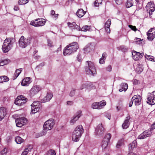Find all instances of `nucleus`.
Wrapping results in <instances>:
<instances>
[{
    "mask_svg": "<svg viewBox=\"0 0 155 155\" xmlns=\"http://www.w3.org/2000/svg\"><path fill=\"white\" fill-rule=\"evenodd\" d=\"M146 8L147 12L149 13L150 15H152V12L155 10V5L153 2H149L146 6Z\"/></svg>",
    "mask_w": 155,
    "mask_h": 155,
    "instance_id": "9b49d317",
    "label": "nucleus"
},
{
    "mask_svg": "<svg viewBox=\"0 0 155 155\" xmlns=\"http://www.w3.org/2000/svg\"><path fill=\"white\" fill-rule=\"evenodd\" d=\"M10 62L8 59H5L3 60H0V66H2L5 65L7 64Z\"/></svg>",
    "mask_w": 155,
    "mask_h": 155,
    "instance_id": "c756f323",
    "label": "nucleus"
},
{
    "mask_svg": "<svg viewBox=\"0 0 155 155\" xmlns=\"http://www.w3.org/2000/svg\"><path fill=\"white\" fill-rule=\"evenodd\" d=\"M81 113V111H78L77 114L75 115V116L74 117L73 119L71 120L70 123H74L75 121H76L81 116L80 114Z\"/></svg>",
    "mask_w": 155,
    "mask_h": 155,
    "instance_id": "4be33fe9",
    "label": "nucleus"
},
{
    "mask_svg": "<svg viewBox=\"0 0 155 155\" xmlns=\"http://www.w3.org/2000/svg\"><path fill=\"white\" fill-rule=\"evenodd\" d=\"M137 2V4L138 5H139L140 4V2H141V0H135Z\"/></svg>",
    "mask_w": 155,
    "mask_h": 155,
    "instance_id": "774afa93",
    "label": "nucleus"
},
{
    "mask_svg": "<svg viewBox=\"0 0 155 155\" xmlns=\"http://www.w3.org/2000/svg\"><path fill=\"white\" fill-rule=\"evenodd\" d=\"M21 120L20 118H17L16 119L15 122L17 127H21L23 125V124L20 122Z\"/></svg>",
    "mask_w": 155,
    "mask_h": 155,
    "instance_id": "7c9ffc66",
    "label": "nucleus"
},
{
    "mask_svg": "<svg viewBox=\"0 0 155 155\" xmlns=\"http://www.w3.org/2000/svg\"><path fill=\"white\" fill-rule=\"evenodd\" d=\"M61 46L60 45V47L58 48V49L57 50L56 52H59V51H60L61 50Z\"/></svg>",
    "mask_w": 155,
    "mask_h": 155,
    "instance_id": "338daca9",
    "label": "nucleus"
},
{
    "mask_svg": "<svg viewBox=\"0 0 155 155\" xmlns=\"http://www.w3.org/2000/svg\"><path fill=\"white\" fill-rule=\"evenodd\" d=\"M116 3L117 4L120 5L122 3L123 1L122 0H115Z\"/></svg>",
    "mask_w": 155,
    "mask_h": 155,
    "instance_id": "6e6d98bb",
    "label": "nucleus"
},
{
    "mask_svg": "<svg viewBox=\"0 0 155 155\" xmlns=\"http://www.w3.org/2000/svg\"><path fill=\"white\" fill-rule=\"evenodd\" d=\"M27 98L23 95H21L17 97L15 99V104L18 106H23L28 101Z\"/></svg>",
    "mask_w": 155,
    "mask_h": 155,
    "instance_id": "0eeeda50",
    "label": "nucleus"
},
{
    "mask_svg": "<svg viewBox=\"0 0 155 155\" xmlns=\"http://www.w3.org/2000/svg\"><path fill=\"white\" fill-rule=\"evenodd\" d=\"M76 14L79 17H81L85 14V12L82 9H79L78 10Z\"/></svg>",
    "mask_w": 155,
    "mask_h": 155,
    "instance_id": "b1692460",
    "label": "nucleus"
},
{
    "mask_svg": "<svg viewBox=\"0 0 155 155\" xmlns=\"http://www.w3.org/2000/svg\"><path fill=\"white\" fill-rule=\"evenodd\" d=\"M124 142V140L123 139H121L119 140L117 144L116 147L117 148H119L123 144Z\"/></svg>",
    "mask_w": 155,
    "mask_h": 155,
    "instance_id": "c9c22d12",
    "label": "nucleus"
},
{
    "mask_svg": "<svg viewBox=\"0 0 155 155\" xmlns=\"http://www.w3.org/2000/svg\"><path fill=\"white\" fill-rule=\"evenodd\" d=\"M119 50H121L123 51H125L126 50V49L124 48V46H121L119 48Z\"/></svg>",
    "mask_w": 155,
    "mask_h": 155,
    "instance_id": "3c124183",
    "label": "nucleus"
},
{
    "mask_svg": "<svg viewBox=\"0 0 155 155\" xmlns=\"http://www.w3.org/2000/svg\"><path fill=\"white\" fill-rule=\"evenodd\" d=\"M130 119V117H126V119L125 120L124 122L122 125V127L124 129H126L127 128L129 124V120Z\"/></svg>",
    "mask_w": 155,
    "mask_h": 155,
    "instance_id": "393cba45",
    "label": "nucleus"
},
{
    "mask_svg": "<svg viewBox=\"0 0 155 155\" xmlns=\"http://www.w3.org/2000/svg\"><path fill=\"white\" fill-rule=\"evenodd\" d=\"M129 27L131 28L132 30L134 31H136L137 30V29L135 26H133L131 25H129Z\"/></svg>",
    "mask_w": 155,
    "mask_h": 155,
    "instance_id": "de8ad7c7",
    "label": "nucleus"
},
{
    "mask_svg": "<svg viewBox=\"0 0 155 155\" xmlns=\"http://www.w3.org/2000/svg\"><path fill=\"white\" fill-rule=\"evenodd\" d=\"M87 65L85 67V71L88 74L94 75L96 73L94 63L91 61H87Z\"/></svg>",
    "mask_w": 155,
    "mask_h": 155,
    "instance_id": "20e7f679",
    "label": "nucleus"
},
{
    "mask_svg": "<svg viewBox=\"0 0 155 155\" xmlns=\"http://www.w3.org/2000/svg\"><path fill=\"white\" fill-rule=\"evenodd\" d=\"M41 106V103L39 101H35L33 102V103L31 105V107H37V106Z\"/></svg>",
    "mask_w": 155,
    "mask_h": 155,
    "instance_id": "72a5a7b5",
    "label": "nucleus"
},
{
    "mask_svg": "<svg viewBox=\"0 0 155 155\" xmlns=\"http://www.w3.org/2000/svg\"><path fill=\"white\" fill-rule=\"evenodd\" d=\"M77 60L79 61H81V55H80L79 54L78 55L77 57Z\"/></svg>",
    "mask_w": 155,
    "mask_h": 155,
    "instance_id": "bf43d9fd",
    "label": "nucleus"
},
{
    "mask_svg": "<svg viewBox=\"0 0 155 155\" xmlns=\"http://www.w3.org/2000/svg\"><path fill=\"white\" fill-rule=\"evenodd\" d=\"M145 56L146 58L149 59L151 61H155V58H153L152 56H151L150 55L146 54L145 55Z\"/></svg>",
    "mask_w": 155,
    "mask_h": 155,
    "instance_id": "4c0bfd02",
    "label": "nucleus"
},
{
    "mask_svg": "<svg viewBox=\"0 0 155 155\" xmlns=\"http://www.w3.org/2000/svg\"><path fill=\"white\" fill-rule=\"evenodd\" d=\"M47 154V155H56V153L54 151L51 150L48 152Z\"/></svg>",
    "mask_w": 155,
    "mask_h": 155,
    "instance_id": "79ce46f5",
    "label": "nucleus"
},
{
    "mask_svg": "<svg viewBox=\"0 0 155 155\" xmlns=\"http://www.w3.org/2000/svg\"><path fill=\"white\" fill-rule=\"evenodd\" d=\"M6 109L5 107H0V121L2 120L6 114Z\"/></svg>",
    "mask_w": 155,
    "mask_h": 155,
    "instance_id": "a211bd4d",
    "label": "nucleus"
},
{
    "mask_svg": "<svg viewBox=\"0 0 155 155\" xmlns=\"http://www.w3.org/2000/svg\"><path fill=\"white\" fill-rule=\"evenodd\" d=\"M9 78L6 76H0V83L8 81H9Z\"/></svg>",
    "mask_w": 155,
    "mask_h": 155,
    "instance_id": "cd10ccee",
    "label": "nucleus"
},
{
    "mask_svg": "<svg viewBox=\"0 0 155 155\" xmlns=\"http://www.w3.org/2000/svg\"><path fill=\"white\" fill-rule=\"evenodd\" d=\"M18 118H20L21 120V121H20L21 123H22L23 124L24 123H27V120L26 119L25 117H19Z\"/></svg>",
    "mask_w": 155,
    "mask_h": 155,
    "instance_id": "37998d69",
    "label": "nucleus"
},
{
    "mask_svg": "<svg viewBox=\"0 0 155 155\" xmlns=\"http://www.w3.org/2000/svg\"><path fill=\"white\" fill-rule=\"evenodd\" d=\"M41 88L37 86L33 87L30 91V92L32 96H33L37 94L41 90Z\"/></svg>",
    "mask_w": 155,
    "mask_h": 155,
    "instance_id": "2eb2a0df",
    "label": "nucleus"
},
{
    "mask_svg": "<svg viewBox=\"0 0 155 155\" xmlns=\"http://www.w3.org/2000/svg\"><path fill=\"white\" fill-rule=\"evenodd\" d=\"M15 42L13 38H7L4 41L2 46V50L4 53L8 52L12 47V44Z\"/></svg>",
    "mask_w": 155,
    "mask_h": 155,
    "instance_id": "7ed1b4c3",
    "label": "nucleus"
},
{
    "mask_svg": "<svg viewBox=\"0 0 155 155\" xmlns=\"http://www.w3.org/2000/svg\"><path fill=\"white\" fill-rule=\"evenodd\" d=\"M21 69H17L15 74H14V76L13 77V79L15 80L16 78L19 76V74L21 72Z\"/></svg>",
    "mask_w": 155,
    "mask_h": 155,
    "instance_id": "c85d7f7f",
    "label": "nucleus"
},
{
    "mask_svg": "<svg viewBox=\"0 0 155 155\" xmlns=\"http://www.w3.org/2000/svg\"><path fill=\"white\" fill-rule=\"evenodd\" d=\"M145 138H146V136H144L143 133L141 134L138 137V138L139 139H144Z\"/></svg>",
    "mask_w": 155,
    "mask_h": 155,
    "instance_id": "09e8293b",
    "label": "nucleus"
},
{
    "mask_svg": "<svg viewBox=\"0 0 155 155\" xmlns=\"http://www.w3.org/2000/svg\"><path fill=\"white\" fill-rule=\"evenodd\" d=\"M111 137L110 134H107L105 136L101 143V147L103 149H104L107 147Z\"/></svg>",
    "mask_w": 155,
    "mask_h": 155,
    "instance_id": "6e6552de",
    "label": "nucleus"
},
{
    "mask_svg": "<svg viewBox=\"0 0 155 155\" xmlns=\"http://www.w3.org/2000/svg\"><path fill=\"white\" fill-rule=\"evenodd\" d=\"M147 38L150 41H152L155 37V28H151L147 32Z\"/></svg>",
    "mask_w": 155,
    "mask_h": 155,
    "instance_id": "ddd939ff",
    "label": "nucleus"
},
{
    "mask_svg": "<svg viewBox=\"0 0 155 155\" xmlns=\"http://www.w3.org/2000/svg\"><path fill=\"white\" fill-rule=\"evenodd\" d=\"M142 98L140 96L134 95L132 98L131 101L129 104V107L133 106H139L141 103Z\"/></svg>",
    "mask_w": 155,
    "mask_h": 155,
    "instance_id": "39448f33",
    "label": "nucleus"
},
{
    "mask_svg": "<svg viewBox=\"0 0 155 155\" xmlns=\"http://www.w3.org/2000/svg\"><path fill=\"white\" fill-rule=\"evenodd\" d=\"M14 9L15 10V11H17L18 10H19V7H18V6H14Z\"/></svg>",
    "mask_w": 155,
    "mask_h": 155,
    "instance_id": "69168bd1",
    "label": "nucleus"
},
{
    "mask_svg": "<svg viewBox=\"0 0 155 155\" xmlns=\"http://www.w3.org/2000/svg\"><path fill=\"white\" fill-rule=\"evenodd\" d=\"M111 20L108 19L105 23L104 27H110L111 24Z\"/></svg>",
    "mask_w": 155,
    "mask_h": 155,
    "instance_id": "c03bdc74",
    "label": "nucleus"
},
{
    "mask_svg": "<svg viewBox=\"0 0 155 155\" xmlns=\"http://www.w3.org/2000/svg\"><path fill=\"white\" fill-rule=\"evenodd\" d=\"M151 127L152 128H151V129H150V131H151V130H153V129L155 128V123L154 124H152V126H151Z\"/></svg>",
    "mask_w": 155,
    "mask_h": 155,
    "instance_id": "e2e57ef3",
    "label": "nucleus"
},
{
    "mask_svg": "<svg viewBox=\"0 0 155 155\" xmlns=\"http://www.w3.org/2000/svg\"><path fill=\"white\" fill-rule=\"evenodd\" d=\"M84 132L82 126L80 125L77 127L73 133L72 137L73 140L75 142L78 141Z\"/></svg>",
    "mask_w": 155,
    "mask_h": 155,
    "instance_id": "f03ea898",
    "label": "nucleus"
},
{
    "mask_svg": "<svg viewBox=\"0 0 155 155\" xmlns=\"http://www.w3.org/2000/svg\"><path fill=\"white\" fill-rule=\"evenodd\" d=\"M106 70L107 71H110L112 70V67L110 65H109L107 68Z\"/></svg>",
    "mask_w": 155,
    "mask_h": 155,
    "instance_id": "13d9d810",
    "label": "nucleus"
},
{
    "mask_svg": "<svg viewBox=\"0 0 155 155\" xmlns=\"http://www.w3.org/2000/svg\"><path fill=\"white\" fill-rule=\"evenodd\" d=\"M51 14L52 15L54 16L55 18H57L58 14H55L54 11L52 10L51 11Z\"/></svg>",
    "mask_w": 155,
    "mask_h": 155,
    "instance_id": "864d4df0",
    "label": "nucleus"
},
{
    "mask_svg": "<svg viewBox=\"0 0 155 155\" xmlns=\"http://www.w3.org/2000/svg\"><path fill=\"white\" fill-rule=\"evenodd\" d=\"M7 152V149L5 148L2 150L1 152V155H5Z\"/></svg>",
    "mask_w": 155,
    "mask_h": 155,
    "instance_id": "49530a36",
    "label": "nucleus"
},
{
    "mask_svg": "<svg viewBox=\"0 0 155 155\" xmlns=\"http://www.w3.org/2000/svg\"><path fill=\"white\" fill-rule=\"evenodd\" d=\"M147 103L149 104L150 105H152L155 104V99L154 98L149 97L147 98Z\"/></svg>",
    "mask_w": 155,
    "mask_h": 155,
    "instance_id": "a878e982",
    "label": "nucleus"
},
{
    "mask_svg": "<svg viewBox=\"0 0 155 155\" xmlns=\"http://www.w3.org/2000/svg\"><path fill=\"white\" fill-rule=\"evenodd\" d=\"M104 128L102 124H99L96 128L95 130V133L97 135H101L104 134Z\"/></svg>",
    "mask_w": 155,
    "mask_h": 155,
    "instance_id": "f8f14e48",
    "label": "nucleus"
},
{
    "mask_svg": "<svg viewBox=\"0 0 155 155\" xmlns=\"http://www.w3.org/2000/svg\"><path fill=\"white\" fill-rule=\"evenodd\" d=\"M55 124L54 120H49L46 121L43 126L44 130H51Z\"/></svg>",
    "mask_w": 155,
    "mask_h": 155,
    "instance_id": "1a4fd4ad",
    "label": "nucleus"
},
{
    "mask_svg": "<svg viewBox=\"0 0 155 155\" xmlns=\"http://www.w3.org/2000/svg\"><path fill=\"white\" fill-rule=\"evenodd\" d=\"M148 132L147 130L144 131L143 133L144 134V136H146V138L147 137H149L150 135L149 134H147Z\"/></svg>",
    "mask_w": 155,
    "mask_h": 155,
    "instance_id": "603ef678",
    "label": "nucleus"
},
{
    "mask_svg": "<svg viewBox=\"0 0 155 155\" xmlns=\"http://www.w3.org/2000/svg\"><path fill=\"white\" fill-rule=\"evenodd\" d=\"M106 103L104 101L99 102H95L92 104V107H104L106 105Z\"/></svg>",
    "mask_w": 155,
    "mask_h": 155,
    "instance_id": "aec40b11",
    "label": "nucleus"
},
{
    "mask_svg": "<svg viewBox=\"0 0 155 155\" xmlns=\"http://www.w3.org/2000/svg\"><path fill=\"white\" fill-rule=\"evenodd\" d=\"M126 5L127 8H129L133 5L132 0H127L126 4Z\"/></svg>",
    "mask_w": 155,
    "mask_h": 155,
    "instance_id": "e433bc0d",
    "label": "nucleus"
},
{
    "mask_svg": "<svg viewBox=\"0 0 155 155\" xmlns=\"http://www.w3.org/2000/svg\"><path fill=\"white\" fill-rule=\"evenodd\" d=\"M53 94L51 93H48L46 96L41 99V102L43 103L49 101L53 97Z\"/></svg>",
    "mask_w": 155,
    "mask_h": 155,
    "instance_id": "f3484780",
    "label": "nucleus"
},
{
    "mask_svg": "<svg viewBox=\"0 0 155 155\" xmlns=\"http://www.w3.org/2000/svg\"><path fill=\"white\" fill-rule=\"evenodd\" d=\"M133 58L135 61H137L143 57V54L137 52L135 51L132 52Z\"/></svg>",
    "mask_w": 155,
    "mask_h": 155,
    "instance_id": "4468645a",
    "label": "nucleus"
},
{
    "mask_svg": "<svg viewBox=\"0 0 155 155\" xmlns=\"http://www.w3.org/2000/svg\"><path fill=\"white\" fill-rule=\"evenodd\" d=\"M75 90L71 91L70 93V96L71 97L75 95Z\"/></svg>",
    "mask_w": 155,
    "mask_h": 155,
    "instance_id": "8fccbe9b",
    "label": "nucleus"
},
{
    "mask_svg": "<svg viewBox=\"0 0 155 155\" xmlns=\"http://www.w3.org/2000/svg\"><path fill=\"white\" fill-rule=\"evenodd\" d=\"M91 28V26H83L81 28V31H85L89 30Z\"/></svg>",
    "mask_w": 155,
    "mask_h": 155,
    "instance_id": "ea45409f",
    "label": "nucleus"
},
{
    "mask_svg": "<svg viewBox=\"0 0 155 155\" xmlns=\"http://www.w3.org/2000/svg\"><path fill=\"white\" fill-rule=\"evenodd\" d=\"M102 0H96L94 2V5L95 6H98L99 4H101Z\"/></svg>",
    "mask_w": 155,
    "mask_h": 155,
    "instance_id": "a19ab883",
    "label": "nucleus"
},
{
    "mask_svg": "<svg viewBox=\"0 0 155 155\" xmlns=\"http://www.w3.org/2000/svg\"><path fill=\"white\" fill-rule=\"evenodd\" d=\"M40 110V107H31V113L35 114L38 112Z\"/></svg>",
    "mask_w": 155,
    "mask_h": 155,
    "instance_id": "2f4dec72",
    "label": "nucleus"
},
{
    "mask_svg": "<svg viewBox=\"0 0 155 155\" xmlns=\"http://www.w3.org/2000/svg\"><path fill=\"white\" fill-rule=\"evenodd\" d=\"M31 38H25L24 36H22L19 40V44L20 47L25 48L30 43Z\"/></svg>",
    "mask_w": 155,
    "mask_h": 155,
    "instance_id": "423d86ee",
    "label": "nucleus"
},
{
    "mask_svg": "<svg viewBox=\"0 0 155 155\" xmlns=\"http://www.w3.org/2000/svg\"><path fill=\"white\" fill-rule=\"evenodd\" d=\"M91 84L90 82H88L83 84L81 87V90H82L84 88H86L88 89H91Z\"/></svg>",
    "mask_w": 155,
    "mask_h": 155,
    "instance_id": "412c9836",
    "label": "nucleus"
},
{
    "mask_svg": "<svg viewBox=\"0 0 155 155\" xmlns=\"http://www.w3.org/2000/svg\"><path fill=\"white\" fill-rule=\"evenodd\" d=\"M139 81L138 80L135 79L133 82V83L134 84H137L139 83Z\"/></svg>",
    "mask_w": 155,
    "mask_h": 155,
    "instance_id": "0e129e2a",
    "label": "nucleus"
},
{
    "mask_svg": "<svg viewBox=\"0 0 155 155\" xmlns=\"http://www.w3.org/2000/svg\"><path fill=\"white\" fill-rule=\"evenodd\" d=\"M46 22V21L43 19H37L35 21H31L30 24L35 27H38L44 25Z\"/></svg>",
    "mask_w": 155,
    "mask_h": 155,
    "instance_id": "9d476101",
    "label": "nucleus"
},
{
    "mask_svg": "<svg viewBox=\"0 0 155 155\" xmlns=\"http://www.w3.org/2000/svg\"><path fill=\"white\" fill-rule=\"evenodd\" d=\"M78 48V45L77 42H74L71 43L65 48L63 51V54L64 55L68 54H70L76 51Z\"/></svg>",
    "mask_w": 155,
    "mask_h": 155,
    "instance_id": "f257e3e1",
    "label": "nucleus"
},
{
    "mask_svg": "<svg viewBox=\"0 0 155 155\" xmlns=\"http://www.w3.org/2000/svg\"><path fill=\"white\" fill-rule=\"evenodd\" d=\"M106 55V53H104L102 55L101 58L100 59L99 63L101 64H103L105 62V59L106 58L105 55Z\"/></svg>",
    "mask_w": 155,
    "mask_h": 155,
    "instance_id": "473e14b6",
    "label": "nucleus"
},
{
    "mask_svg": "<svg viewBox=\"0 0 155 155\" xmlns=\"http://www.w3.org/2000/svg\"><path fill=\"white\" fill-rule=\"evenodd\" d=\"M120 86L121 87V88L119 90L120 92H122L123 91H125L127 89L128 87L127 84L125 83H122L120 84Z\"/></svg>",
    "mask_w": 155,
    "mask_h": 155,
    "instance_id": "5701e85b",
    "label": "nucleus"
},
{
    "mask_svg": "<svg viewBox=\"0 0 155 155\" xmlns=\"http://www.w3.org/2000/svg\"><path fill=\"white\" fill-rule=\"evenodd\" d=\"M73 103L72 101H68L67 102V105L68 106L71 105L73 104Z\"/></svg>",
    "mask_w": 155,
    "mask_h": 155,
    "instance_id": "052dcab7",
    "label": "nucleus"
},
{
    "mask_svg": "<svg viewBox=\"0 0 155 155\" xmlns=\"http://www.w3.org/2000/svg\"><path fill=\"white\" fill-rule=\"evenodd\" d=\"M136 71L137 72H138L139 73H140L141 72L143 71V70L142 68L140 69L139 67H138L136 68Z\"/></svg>",
    "mask_w": 155,
    "mask_h": 155,
    "instance_id": "5fc2aeb1",
    "label": "nucleus"
},
{
    "mask_svg": "<svg viewBox=\"0 0 155 155\" xmlns=\"http://www.w3.org/2000/svg\"><path fill=\"white\" fill-rule=\"evenodd\" d=\"M29 150L28 148H26L23 152H22L21 155H26L28 153Z\"/></svg>",
    "mask_w": 155,
    "mask_h": 155,
    "instance_id": "a18cd8bd",
    "label": "nucleus"
},
{
    "mask_svg": "<svg viewBox=\"0 0 155 155\" xmlns=\"http://www.w3.org/2000/svg\"><path fill=\"white\" fill-rule=\"evenodd\" d=\"M136 146L137 143L136 141H133V142L130 144L129 145V148L130 151H132L133 148L136 147Z\"/></svg>",
    "mask_w": 155,
    "mask_h": 155,
    "instance_id": "bb28decb",
    "label": "nucleus"
},
{
    "mask_svg": "<svg viewBox=\"0 0 155 155\" xmlns=\"http://www.w3.org/2000/svg\"><path fill=\"white\" fill-rule=\"evenodd\" d=\"M31 82L30 78H24L22 81L21 83L22 85L23 86H27Z\"/></svg>",
    "mask_w": 155,
    "mask_h": 155,
    "instance_id": "6ab92c4d",
    "label": "nucleus"
},
{
    "mask_svg": "<svg viewBox=\"0 0 155 155\" xmlns=\"http://www.w3.org/2000/svg\"><path fill=\"white\" fill-rule=\"evenodd\" d=\"M105 29L106 32L107 33H110V27H104Z\"/></svg>",
    "mask_w": 155,
    "mask_h": 155,
    "instance_id": "4d7b16f0",
    "label": "nucleus"
},
{
    "mask_svg": "<svg viewBox=\"0 0 155 155\" xmlns=\"http://www.w3.org/2000/svg\"><path fill=\"white\" fill-rule=\"evenodd\" d=\"M15 141L18 144H21L23 141V140L20 137H15Z\"/></svg>",
    "mask_w": 155,
    "mask_h": 155,
    "instance_id": "f704fd0d",
    "label": "nucleus"
},
{
    "mask_svg": "<svg viewBox=\"0 0 155 155\" xmlns=\"http://www.w3.org/2000/svg\"><path fill=\"white\" fill-rule=\"evenodd\" d=\"M28 2V0H19L18 3L20 5H25Z\"/></svg>",
    "mask_w": 155,
    "mask_h": 155,
    "instance_id": "58836bf2",
    "label": "nucleus"
},
{
    "mask_svg": "<svg viewBox=\"0 0 155 155\" xmlns=\"http://www.w3.org/2000/svg\"><path fill=\"white\" fill-rule=\"evenodd\" d=\"M48 45L50 47L52 46V42L50 40H48Z\"/></svg>",
    "mask_w": 155,
    "mask_h": 155,
    "instance_id": "680f3d73",
    "label": "nucleus"
},
{
    "mask_svg": "<svg viewBox=\"0 0 155 155\" xmlns=\"http://www.w3.org/2000/svg\"><path fill=\"white\" fill-rule=\"evenodd\" d=\"M68 27L72 29H77L79 31L80 30V27L77 25L75 22H68Z\"/></svg>",
    "mask_w": 155,
    "mask_h": 155,
    "instance_id": "dca6fc26",
    "label": "nucleus"
}]
</instances>
